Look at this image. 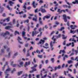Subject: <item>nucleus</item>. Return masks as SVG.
I'll return each instance as SVG.
<instances>
[{
    "instance_id": "f257e3e1",
    "label": "nucleus",
    "mask_w": 78,
    "mask_h": 78,
    "mask_svg": "<svg viewBox=\"0 0 78 78\" xmlns=\"http://www.w3.org/2000/svg\"><path fill=\"white\" fill-rule=\"evenodd\" d=\"M52 40H53L54 41V42H53V41H51L50 43V46L51 47V50L52 51H53V50H54V48L53 47V44H56V38H55V37H53L52 38Z\"/></svg>"
},
{
    "instance_id": "f03ea898",
    "label": "nucleus",
    "mask_w": 78,
    "mask_h": 78,
    "mask_svg": "<svg viewBox=\"0 0 78 78\" xmlns=\"http://www.w3.org/2000/svg\"><path fill=\"white\" fill-rule=\"evenodd\" d=\"M11 69L10 68H9L7 69L6 70H5V72H4L5 75V78H8V76H9V74H8L9 72L10 71Z\"/></svg>"
},
{
    "instance_id": "7ed1b4c3",
    "label": "nucleus",
    "mask_w": 78,
    "mask_h": 78,
    "mask_svg": "<svg viewBox=\"0 0 78 78\" xmlns=\"http://www.w3.org/2000/svg\"><path fill=\"white\" fill-rule=\"evenodd\" d=\"M47 38L44 37L43 38V39H41L40 41L37 44L38 45H39V44H44L45 42V40H47Z\"/></svg>"
},
{
    "instance_id": "20e7f679",
    "label": "nucleus",
    "mask_w": 78,
    "mask_h": 78,
    "mask_svg": "<svg viewBox=\"0 0 78 78\" xmlns=\"http://www.w3.org/2000/svg\"><path fill=\"white\" fill-rule=\"evenodd\" d=\"M6 20H7V22H9V18H8L4 20H2L0 22V24L2 25V24L3 23V22H5V21H6Z\"/></svg>"
},
{
    "instance_id": "39448f33",
    "label": "nucleus",
    "mask_w": 78,
    "mask_h": 78,
    "mask_svg": "<svg viewBox=\"0 0 78 78\" xmlns=\"http://www.w3.org/2000/svg\"><path fill=\"white\" fill-rule=\"evenodd\" d=\"M9 34V33L8 31H7L5 33H2L1 34V36H3V37H5L6 35L7 34L8 35Z\"/></svg>"
},
{
    "instance_id": "423d86ee",
    "label": "nucleus",
    "mask_w": 78,
    "mask_h": 78,
    "mask_svg": "<svg viewBox=\"0 0 78 78\" xmlns=\"http://www.w3.org/2000/svg\"><path fill=\"white\" fill-rule=\"evenodd\" d=\"M44 73V74L46 73V74H45L44 76H42V73H41V78H45L47 77V72L46 71Z\"/></svg>"
},
{
    "instance_id": "0eeeda50",
    "label": "nucleus",
    "mask_w": 78,
    "mask_h": 78,
    "mask_svg": "<svg viewBox=\"0 0 78 78\" xmlns=\"http://www.w3.org/2000/svg\"><path fill=\"white\" fill-rule=\"evenodd\" d=\"M76 32H77V34H78V29L75 30H70V33H71L72 34H74Z\"/></svg>"
},
{
    "instance_id": "6e6552de",
    "label": "nucleus",
    "mask_w": 78,
    "mask_h": 78,
    "mask_svg": "<svg viewBox=\"0 0 78 78\" xmlns=\"http://www.w3.org/2000/svg\"><path fill=\"white\" fill-rule=\"evenodd\" d=\"M43 48H46V49H47V48H49V47H48V44L47 43H45V44H44V46H43Z\"/></svg>"
},
{
    "instance_id": "1a4fd4ad",
    "label": "nucleus",
    "mask_w": 78,
    "mask_h": 78,
    "mask_svg": "<svg viewBox=\"0 0 78 78\" xmlns=\"http://www.w3.org/2000/svg\"><path fill=\"white\" fill-rule=\"evenodd\" d=\"M70 27L71 28V29L72 30H75L76 28H78V26L75 25L73 26V25H71Z\"/></svg>"
},
{
    "instance_id": "9d476101",
    "label": "nucleus",
    "mask_w": 78,
    "mask_h": 78,
    "mask_svg": "<svg viewBox=\"0 0 78 78\" xmlns=\"http://www.w3.org/2000/svg\"><path fill=\"white\" fill-rule=\"evenodd\" d=\"M63 19L64 20V22H67V18H66V15H63Z\"/></svg>"
},
{
    "instance_id": "9b49d317",
    "label": "nucleus",
    "mask_w": 78,
    "mask_h": 78,
    "mask_svg": "<svg viewBox=\"0 0 78 78\" xmlns=\"http://www.w3.org/2000/svg\"><path fill=\"white\" fill-rule=\"evenodd\" d=\"M32 4L33 5V7L34 8H36V6L37 5V3L35 4V1L33 2Z\"/></svg>"
},
{
    "instance_id": "f8f14e48",
    "label": "nucleus",
    "mask_w": 78,
    "mask_h": 78,
    "mask_svg": "<svg viewBox=\"0 0 78 78\" xmlns=\"http://www.w3.org/2000/svg\"><path fill=\"white\" fill-rule=\"evenodd\" d=\"M61 52H62V53H63L62 54V56H64V54H65L64 53H66L65 52V51L64 50H62V51L61 50L59 52V53L60 54H61Z\"/></svg>"
},
{
    "instance_id": "ddd939ff",
    "label": "nucleus",
    "mask_w": 78,
    "mask_h": 78,
    "mask_svg": "<svg viewBox=\"0 0 78 78\" xmlns=\"http://www.w3.org/2000/svg\"><path fill=\"white\" fill-rule=\"evenodd\" d=\"M42 19L40 17L39 18V22L40 23V25H44V24H43V22H42Z\"/></svg>"
},
{
    "instance_id": "4468645a",
    "label": "nucleus",
    "mask_w": 78,
    "mask_h": 78,
    "mask_svg": "<svg viewBox=\"0 0 78 78\" xmlns=\"http://www.w3.org/2000/svg\"><path fill=\"white\" fill-rule=\"evenodd\" d=\"M41 11L42 13H45V12H46L47 11L44 9H43V8H41Z\"/></svg>"
},
{
    "instance_id": "2eb2a0df",
    "label": "nucleus",
    "mask_w": 78,
    "mask_h": 78,
    "mask_svg": "<svg viewBox=\"0 0 78 78\" xmlns=\"http://www.w3.org/2000/svg\"><path fill=\"white\" fill-rule=\"evenodd\" d=\"M32 69H33L32 70L30 71V73H33V72H34V71H36V69L34 68V67H32L31 68Z\"/></svg>"
},
{
    "instance_id": "dca6fc26",
    "label": "nucleus",
    "mask_w": 78,
    "mask_h": 78,
    "mask_svg": "<svg viewBox=\"0 0 78 78\" xmlns=\"http://www.w3.org/2000/svg\"><path fill=\"white\" fill-rule=\"evenodd\" d=\"M18 40L20 44H23V42L20 41L22 40V39L20 37H18Z\"/></svg>"
},
{
    "instance_id": "f3484780",
    "label": "nucleus",
    "mask_w": 78,
    "mask_h": 78,
    "mask_svg": "<svg viewBox=\"0 0 78 78\" xmlns=\"http://www.w3.org/2000/svg\"><path fill=\"white\" fill-rule=\"evenodd\" d=\"M20 65H18V67H22V66H23V62H21L20 63Z\"/></svg>"
},
{
    "instance_id": "a211bd4d",
    "label": "nucleus",
    "mask_w": 78,
    "mask_h": 78,
    "mask_svg": "<svg viewBox=\"0 0 78 78\" xmlns=\"http://www.w3.org/2000/svg\"><path fill=\"white\" fill-rule=\"evenodd\" d=\"M31 63V62L30 61H29L28 62H26V63L25 65H24L25 67H26L28 65H30V63Z\"/></svg>"
},
{
    "instance_id": "6ab92c4d",
    "label": "nucleus",
    "mask_w": 78,
    "mask_h": 78,
    "mask_svg": "<svg viewBox=\"0 0 78 78\" xmlns=\"http://www.w3.org/2000/svg\"><path fill=\"white\" fill-rule=\"evenodd\" d=\"M9 3L11 6H12V5H14V2H12V1H10L9 2Z\"/></svg>"
},
{
    "instance_id": "aec40b11",
    "label": "nucleus",
    "mask_w": 78,
    "mask_h": 78,
    "mask_svg": "<svg viewBox=\"0 0 78 78\" xmlns=\"http://www.w3.org/2000/svg\"><path fill=\"white\" fill-rule=\"evenodd\" d=\"M7 65H8V62H5V65H4L3 67L2 68V70H3V71L5 70L4 68H5V66H7Z\"/></svg>"
},
{
    "instance_id": "412c9836",
    "label": "nucleus",
    "mask_w": 78,
    "mask_h": 78,
    "mask_svg": "<svg viewBox=\"0 0 78 78\" xmlns=\"http://www.w3.org/2000/svg\"><path fill=\"white\" fill-rule=\"evenodd\" d=\"M11 56V52H9L8 53V55H6V57L8 58H9Z\"/></svg>"
},
{
    "instance_id": "4be33fe9",
    "label": "nucleus",
    "mask_w": 78,
    "mask_h": 78,
    "mask_svg": "<svg viewBox=\"0 0 78 78\" xmlns=\"http://www.w3.org/2000/svg\"><path fill=\"white\" fill-rule=\"evenodd\" d=\"M69 41H73L74 42H76V41L75 40V38H73V39H72V38H70Z\"/></svg>"
},
{
    "instance_id": "5701e85b",
    "label": "nucleus",
    "mask_w": 78,
    "mask_h": 78,
    "mask_svg": "<svg viewBox=\"0 0 78 78\" xmlns=\"http://www.w3.org/2000/svg\"><path fill=\"white\" fill-rule=\"evenodd\" d=\"M60 36L61 34H59L58 36H53V37H55L56 41V38L58 39V37H60Z\"/></svg>"
},
{
    "instance_id": "b1692460",
    "label": "nucleus",
    "mask_w": 78,
    "mask_h": 78,
    "mask_svg": "<svg viewBox=\"0 0 78 78\" xmlns=\"http://www.w3.org/2000/svg\"><path fill=\"white\" fill-rule=\"evenodd\" d=\"M37 34V32H36V31H33L32 32V36H34V34Z\"/></svg>"
},
{
    "instance_id": "393cba45",
    "label": "nucleus",
    "mask_w": 78,
    "mask_h": 78,
    "mask_svg": "<svg viewBox=\"0 0 78 78\" xmlns=\"http://www.w3.org/2000/svg\"><path fill=\"white\" fill-rule=\"evenodd\" d=\"M11 28H12V27L10 26H6L5 28V29L6 30H9V29H10Z\"/></svg>"
},
{
    "instance_id": "a878e982",
    "label": "nucleus",
    "mask_w": 78,
    "mask_h": 78,
    "mask_svg": "<svg viewBox=\"0 0 78 78\" xmlns=\"http://www.w3.org/2000/svg\"><path fill=\"white\" fill-rule=\"evenodd\" d=\"M42 30H43V31H44V27L43 29L41 28H40L39 29V31H40V33H42V32H41V31H42Z\"/></svg>"
},
{
    "instance_id": "bb28decb",
    "label": "nucleus",
    "mask_w": 78,
    "mask_h": 78,
    "mask_svg": "<svg viewBox=\"0 0 78 78\" xmlns=\"http://www.w3.org/2000/svg\"><path fill=\"white\" fill-rule=\"evenodd\" d=\"M68 73H69V71H64V74L65 75L67 76Z\"/></svg>"
},
{
    "instance_id": "cd10ccee",
    "label": "nucleus",
    "mask_w": 78,
    "mask_h": 78,
    "mask_svg": "<svg viewBox=\"0 0 78 78\" xmlns=\"http://www.w3.org/2000/svg\"><path fill=\"white\" fill-rule=\"evenodd\" d=\"M62 36H63V37L62 38V39H67V36L65 37V35L64 34H62Z\"/></svg>"
},
{
    "instance_id": "c85d7f7f",
    "label": "nucleus",
    "mask_w": 78,
    "mask_h": 78,
    "mask_svg": "<svg viewBox=\"0 0 78 78\" xmlns=\"http://www.w3.org/2000/svg\"><path fill=\"white\" fill-rule=\"evenodd\" d=\"M13 63H14V62H12L11 64V66H13V67H15V66H16V64H13Z\"/></svg>"
},
{
    "instance_id": "c756f323",
    "label": "nucleus",
    "mask_w": 78,
    "mask_h": 78,
    "mask_svg": "<svg viewBox=\"0 0 78 78\" xmlns=\"http://www.w3.org/2000/svg\"><path fill=\"white\" fill-rule=\"evenodd\" d=\"M6 8H8L9 10H10V11H11L12 10V8H10V7H9V6L8 5L6 6Z\"/></svg>"
},
{
    "instance_id": "7c9ffc66",
    "label": "nucleus",
    "mask_w": 78,
    "mask_h": 78,
    "mask_svg": "<svg viewBox=\"0 0 78 78\" xmlns=\"http://www.w3.org/2000/svg\"><path fill=\"white\" fill-rule=\"evenodd\" d=\"M57 12H59V14L62 13V10H61V9H58Z\"/></svg>"
},
{
    "instance_id": "2f4dec72",
    "label": "nucleus",
    "mask_w": 78,
    "mask_h": 78,
    "mask_svg": "<svg viewBox=\"0 0 78 78\" xmlns=\"http://www.w3.org/2000/svg\"><path fill=\"white\" fill-rule=\"evenodd\" d=\"M77 50H75V52L76 53L75 54L76 55H77L78 53V47L77 48Z\"/></svg>"
},
{
    "instance_id": "473e14b6",
    "label": "nucleus",
    "mask_w": 78,
    "mask_h": 78,
    "mask_svg": "<svg viewBox=\"0 0 78 78\" xmlns=\"http://www.w3.org/2000/svg\"><path fill=\"white\" fill-rule=\"evenodd\" d=\"M67 62L68 64H72L73 63V61L71 60H68L67 61Z\"/></svg>"
},
{
    "instance_id": "72a5a7b5",
    "label": "nucleus",
    "mask_w": 78,
    "mask_h": 78,
    "mask_svg": "<svg viewBox=\"0 0 78 78\" xmlns=\"http://www.w3.org/2000/svg\"><path fill=\"white\" fill-rule=\"evenodd\" d=\"M25 34H26V33H25V31H23L22 33V35L23 36V37L25 36Z\"/></svg>"
},
{
    "instance_id": "f704fd0d",
    "label": "nucleus",
    "mask_w": 78,
    "mask_h": 78,
    "mask_svg": "<svg viewBox=\"0 0 78 78\" xmlns=\"http://www.w3.org/2000/svg\"><path fill=\"white\" fill-rule=\"evenodd\" d=\"M58 76V75L56 74H53L52 78H54L55 77H57Z\"/></svg>"
},
{
    "instance_id": "c9c22d12",
    "label": "nucleus",
    "mask_w": 78,
    "mask_h": 78,
    "mask_svg": "<svg viewBox=\"0 0 78 78\" xmlns=\"http://www.w3.org/2000/svg\"><path fill=\"white\" fill-rule=\"evenodd\" d=\"M28 22H29V20H25L24 22V23H28Z\"/></svg>"
},
{
    "instance_id": "e433bc0d",
    "label": "nucleus",
    "mask_w": 78,
    "mask_h": 78,
    "mask_svg": "<svg viewBox=\"0 0 78 78\" xmlns=\"http://www.w3.org/2000/svg\"><path fill=\"white\" fill-rule=\"evenodd\" d=\"M51 61H52V63L54 62V61H55V58H51Z\"/></svg>"
},
{
    "instance_id": "4c0bfd02",
    "label": "nucleus",
    "mask_w": 78,
    "mask_h": 78,
    "mask_svg": "<svg viewBox=\"0 0 78 78\" xmlns=\"http://www.w3.org/2000/svg\"><path fill=\"white\" fill-rule=\"evenodd\" d=\"M65 28L64 27H61V29H59V31H61L62 30H64Z\"/></svg>"
},
{
    "instance_id": "58836bf2",
    "label": "nucleus",
    "mask_w": 78,
    "mask_h": 78,
    "mask_svg": "<svg viewBox=\"0 0 78 78\" xmlns=\"http://www.w3.org/2000/svg\"><path fill=\"white\" fill-rule=\"evenodd\" d=\"M37 56L38 58H41V59H42V55H37Z\"/></svg>"
},
{
    "instance_id": "ea45409f",
    "label": "nucleus",
    "mask_w": 78,
    "mask_h": 78,
    "mask_svg": "<svg viewBox=\"0 0 78 78\" xmlns=\"http://www.w3.org/2000/svg\"><path fill=\"white\" fill-rule=\"evenodd\" d=\"M33 20L35 21V22L37 21V18H33Z\"/></svg>"
},
{
    "instance_id": "a19ab883",
    "label": "nucleus",
    "mask_w": 78,
    "mask_h": 78,
    "mask_svg": "<svg viewBox=\"0 0 78 78\" xmlns=\"http://www.w3.org/2000/svg\"><path fill=\"white\" fill-rule=\"evenodd\" d=\"M22 72H23V71H20V72H19L18 74V75L19 76L20 75H21L22 73Z\"/></svg>"
},
{
    "instance_id": "79ce46f5",
    "label": "nucleus",
    "mask_w": 78,
    "mask_h": 78,
    "mask_svg": "<svg viewBox=\"0 0 78 78\" xmlns=\"http://www.w3.org/2000/svg\"><path fill=\"white\" fill-rule=\"evenodd\" d=\"M55 25H58L59 24V23L58 22V21H56L55 22Z\"/></svg>"
},
{
    "instance_id": "37998d69",
    "label": "nucleus",
    "mask_w": 78,
    "mask_h": 78,
    "mask_svg": "<svg viewBox=\"0 0 78 78\" xmlns=\"http://www.w3.org/2000/svg\"><path fill=\"white\" fill-rule=\"evenodd\" d=\"M45 17L46 19H49L50 18V15L46 16Z\"/></svg>"
},
{
    "instance_id": "c03bdc74",
    "label": "nucleus",
    "mask_w": 78,
    "mask_h": 78,
    "mask_svg": "<svg viewBox=\"0 0 78 78\" xmlns=\"http://www.w3.org/2000/svg\"><path fill=\"white\" fill-rule=\"evenodd\" d=\"M23 9H27V6H26V5H24L23 6Z\"/></svg>"
},
{
    "instance_id": "a18cd8bd",
    "label": "nucleus",
    "mask_w": 78,
    "mask_h": 78,
    "mask_svg": "<svg viewBox=\"0 0 78 78\" xmlns=\"http://www.w3.org/2000/svg\"><path fill=\"white\" fill-rule=\"evenodd\" d=\"M73 70H74L73 73H74V74H76V69H74Z\"/></svg>"
},
{
    "instance_id": "49530a36",
    "label": "nucleus",
    "mask_w": 78,
    "mask_h": 78,
    "mask_svg": "<svg viewBox=\"0 0 78 78\" xmlns=\"http://www.w3.org/2000/svg\"><path fill=\"white\" fill-rule=\"evenodd\" d=\"M30 52H29V51H27V56H30Z\"/></svg>"
},
{
    "instance_id": "de8ad7c7",
    "label": "nucleus",
    "mask_w": 78,
    "mask_h": 78,
    "mask_svg": "<svg viewBox=\"0 0 78 78\" xmlns=\"http://www.w3.org/2000/svg\"><path fill=\"white\" fill-rule=\"evenodd\" d=\"M16 33L18 34H20L19 33V32L17 31H16L15 32V35H16Z\"/></svg>"
},
{
    "instance_id": "09e8293b",
    "label": "nucleus",
    "mask_w": 78,
    "mask_h": 78,
    "mask_svg": "<svg viewBox=\"0 0 78 78\" xmlns=\"http://www.w3.org/2000/svg\"><path fill=\"white\" fill-rule=\"evenodd\" d=\"M42 32H41V33H40V35H37V37H41V36H42Z\"/></svg>"
},
{
    "instance_id": "8fccbe9b",
    "label": "nucleus",
    "mask_w": 78,
    "mask_h": 78,
    "mask_svg": "<svg viewBox=\"0 0 78 78\" xmlns=\"http://www.w3.org/2000/svg\"><path fill=\"white\" fill-rule=\"evenodd\" d=\"M75 61H76L77 62L78 61V56H76V57L75 59Z\"/></svg>"
},
{
    "instance_id": "3c124183",
    "label": "nucleus",
    "mask_w": 78,
    "mask_h": 78,
    "mask_svg": "<svg viewBox=\"0 0 78 78\" xmlns=\"http://www.w3.org/2000/svg\"><path fill=\"white\" fill-rule=\"evenodd\" d=\"M9 51H10V48H7V52H9Z\"/></svg>"
},
{
    "instance_id": "603ef678",
    "label": "nucleus",
    "mask_w": 78,
    "mask_h": 78,
    "mask_svg": "<svg viewBox=\"0 0 78 78\" xmlns=\"http://www.w3.org/2000/svg\"><path fill=\"white\" fill-rule=\"evenodd\" d=\"M16 71V69L15 68L13 69V70L12 71V73H13L14 72Z\"/></svg>"
},
{
    "instance_id": "864d4df0",
    "label": "nucleus",
    "mask_w": 78,
    "mask_h": 78,
    "mask_svg": "<svg viewBox=\"0 0 78 78\" xmlns=\"http://www.w3.org/2000/svg\"><path fill=\"white\" fill-rule=\"evenodd\" d=\"M18 55V52H16L14 54V56H17Z\"/></svg>"
},
{
    "instance_id": "5fc2aeb1",
    "label": "nucleus",
    "mask_w": 78,
    "mask_h": 78,
    "mask_svg": "<svg viewBox=\"0 0 78 78\" xmlns=\"http://www.w3.org/2000/svg\"><path fill=\"white\" fill-rule=\"evenodd\" d=\"M4 51H5V49H2L1 51V53H4Z\"/></svg>"
},
{
    "instance_id": "6e6d98bb",
    "label": "nucleus",
    "mask_w": 78,
    "mask_h": 78,
    "mask_svg": "<svg viewBox=\"0 0 78 78\" xmlns=\"http://www.w3.org/2000/svg\"><path fill=\"white\" fill-rule=\"evenodd\" d=\"M63 7L64 8H67V7H68V5H63Z\"/></svg>"
},
{
    "instance_id": "4d7b16f0",
    "label": "nucleus",
    "mask_w": 78,
    "mask_h": 78,
    "mask_svg": "<svg viewBox=\"0 0 78 78\" xmlns=\"http://www.w3.org/2000/svg\"><path fill=\"white\" fill-rule=\"evenodd\" d=\"M45 28L46 29H48V26H47V25H45V26H44V28Z\"/></svg>"
},
{
    "instance_id": "13d9d810",
    "label": "nucleus",
    "mask_w": 78,
    "mask_h": 78,
    "mask_svg": "<svg viewBox=\"0 0 78 78\" xmlns=\"http://www.w3.org/2000/svg\"><path fill=\"white\" fill-rule=\"evenodd\" d=\"M48 69H51V70H53V68L52 67H51V66H49L48 67Z\"/></svg>"
},
{
    "instance_id": "bf43d9fd",
    "label": "nucleus",
    "mask_w": 78,
    "mask_h": 78,
    "mask_svg": "<svg viewBox=\"0 0 78 78\" xmlns=\"http://www.w3.org/2000/svg\"><path fill=\"white\" fill-rule=\"evenodd\" d=\"M28 45H29V44L28 43H27L25 44V47H28Z\"/></svg>"
},
{
    "instance_id": "052dcab7",
    "label": "nucleus",
    "mask_w": 78,
    "mask_h": 78,
    "mask_svg": "<svg viewBox=\"0 0 78 78\" xmlns=\"http://www.w3.org/2000/svg\"><path fill=\"white\" fill-rule=\"evenodd\" d=\"M71 44H72V43H70L69 44H66V46L68 47L69 46H70V45H71Z\"/></svg>"
},
{
    "instance_id": "680f3d73",
    "label": "nucleus",
    "mask_w": 78,
    "mask_h": 78,
    "mask_svg": "<svg viewBox=\"0 0 78 78\" xmlns=\"http://www.w3.org/2000/svg\"><path fill=\"white\" fill-rule=\"evenodd\" d=\"M67 25L68 27H70V23H69V22L68 21L67 23Z\"/></svg>"
},
{
    "instance_id": "e2e57ef3",
    "label": "nucleus",
    "mask_w": 78,
    "mask_h": 78,
    "mask_svg": "<svg viewBox=\"0 0 78 78\" xmlns=\"http://www.w3.org/2000/svg\"><path fill=\"white\" fill-rule=\"evenodd\" d=\"M75 46V44H74V43L73 42H72V47H73Z\"/></svg>"
},
{
    "instance_id": "0e129e2a",
    "label": "nucleus",
    "mask_w": 78,
    "mask_h": 78,
    "mask_svg": "<svg viewBox=\"0 0 78 78\" xmlns=\"http://www.w3.org/2000/svg\"><path fill=\"white\" fill-rule=\"evenodd\" d=\"M57 69H61V66L60 65L58 66H57Z\"/></svg>"
},
{
    "instance_id": "69168bd1",
    "label": "nucleus",
    "mask_w": 78,
    "mask_h": 78,
    "mask_svg": "<svg viewBox=\"0 0 78 78\" xmlns=\"http://www.w3.org/2000/svg\"><path fill=\"white\" fill-rule=\"evenodd\" d=\"M45 64H47V63H48V60H46L45 61Z\"/></svg>"
},
{
    "instance_id": "338daca9",
    "label": "nucleus",
    "mask_w": 78,
    "mask_h": 78,
    "mask_svg": "<svg viewBox=\"0 0 78 78\" xmlns=\"http://www.w3.org/2000/svg\"><path fill=\"white\" fill-rule=\"evenodd\" d=\"M36 52L37 53H38V54H40V51L39 50H37L36 51Z\"/></svg>"
},
{
    "instance_id": "774afa93",
    "label": "nucleus",
    "mask_w": 78,
    "mask_h": 78,
    "mask_svg": "<svg viewBox=\"0 0 78 78\" xmlns=\"http://www.w3.org/2000/svg\"><path fill=\"white\" fill-rule=\"evenodd\" d=\"M24 76H25V75H23L22 76L21 78H27V77H24Z\"/></svg>"
}]
</instances>
